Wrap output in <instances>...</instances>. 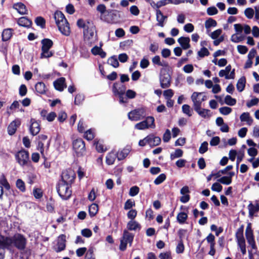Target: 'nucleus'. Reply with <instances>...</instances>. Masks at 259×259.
<instances>
[{
    "instance_id": "1",
    "label": "nucleus",
    "mask_w": 259,
    "mask_h": 259,
    "mask_svg": "<svg viewBox=\"0 0 259 259\" xmlns=\"http://www.w3.org/2000/svg\"><path fill=\"white\" fill-rule=\"evenodd\" d=\"M0 239L5 250L6 248L10 249L12 247L20 250H24L27 242L25 237L20 234H16L12 237H2Z\"/></svg>"
},
{
    "instance_id": "2",
    "label": "nucleus",
    "mask_w": 259,
    "mask_h": 259,
    "mask_svg": "<svg viewBox=\"0 0 259 259\" xmlns=\"http://www.w3.org/2000/svg\"><path fill=\"white\" fill-rule=\"evenodd\" d=\"M54 17L59 31L66 36L69 35L71 32L69 24L63 13L61 11H56Z\"/></svg>"
},
{
    "instance_id": "3",
    "label": "nucleus",
    "mask_w": 259,
    "mask_h": 259,
    "mask_svg": "<svg viewBox=\"0 0 259 259\" xmlns=\"http://www.w3.org/2000/svg\"><path fill=\"white\" fill-rule=\"evenodd\" d=\"M42 45L40 54L41 58H48L53 56L54 53L49 51L50 49L53 46V41L49 38H44L41 40Z\"/></svg>"
},
{
    "instance_id": "4",
    "label": "nucleus",
    "mask_w": 259,
    "mask_h": 259,
    "mask_svg": "<svg viewBox=\"0 0 259 259\" xmlns=\"http://www.w3.org/2000/svg\"><path fill=\"white\" fill-rule=\"evenodd\" d=\"M70 184L59 182L57 188L59 196L64 200L69 199L72 194Z\"/></svg>"
},
{
    "instance_id": "5",
    "label": "nucleus",
    "mask_w": 259,
    "mask_h": 259,
    "mask_svg": "<svg viewBox=\"0 0 259 259\" xmlns=\"http://www.w3.org/2000/svg\"><path fill=\"white\" fill-rule=\"evenodd\" d=\"M134 237V235L133 233L124 230L123 232L122 236L120 239L119 249L122 251L125 250L128 243L131 246Z\"/></svg>"
},
{
    "instance_id": "6",
    "label": "nucleus",
    "mask_w": 259,
    "mask_h": 259,
    "mask_svg": "<svg viewBox=\"0 0 259 259\" xmlns=\"http://www.w3.org/2000/svg\"><path fill=\"white\" fill-rule=\"evenodd\" d=\"M202 94L201 93L194 92L191 96V99L194 104V110L197 113H207L210 111L209 110L202 109L201 101L198 99V96Z\"/></svg>"
},
{
    "instance_id": "7",
    "label": "nucleus",
    "mask_w": 259,
    "mask_h": 259,
    "mask_svg": "<svg viewBox=\"0 0 259 259\" xmlns=\"http://www.w3.org/2000/svg\"><path fill=\"white\" fill-rule=\"evenodd\" d=\"M245 237L248 244L253 250H257V246L255 243L253 230L251 229V224H248L246 227L245 232Z\"/></svg>"
},
{
    "instance_id": "8",
    "label": "nucleus",
    "mask_w": 259,
    "mask_h": 259,
    "mask_svg": "<svg viewBox=\"0 0 259 259\" xmlns=\"http://www.w3.org/2000/svg\"><path fill=\"white\" fill-rule=\"evenodd\" d=\"M120 18L119 12L116 10L108 9L106 14L105 20L103 21L108 23H115Z\"/></svg>"
},
{
    "instance_id": "9",
    "label": "nucleus",
    "mask_w": 259,
    "mask_h": 259,
    "mask_svg": "<svg viewBox=\"0 0 259 259\" xmlns=\"http://www.w3.org/2000/svg\"><path fill=\"white\" fill-rule=\"evenodd\" d=\"M73 148L78 156H82L85 152L84 142L81 139L74 140L72 143Z\"/></svg>"
},
{
    "instance_id": "10",
    "label": "nucleus",
    "mask_w": 259,
    "mask_h": 259,
    "mask_svg": "<svg viewBox=\"0 0 259 259\" xmlns=\"http://www.w3.org/2000/svg\"><path fill=\"white\" fill-rule=\"evenodd\" d=\"M16 158L20 165H26L29 159V153L25 150H21L16 154Z\"/></svg>"
},
{
    "instance_id": "11",
    "label": "nucleus",
    "mask_w": 259,
    "mask_h": 259,
    "mask_svg": "<svg viewBox=\"0 0 259 259\" xmlns=\"http://www.w3.org/2000/svg\"><path fill=\"white\" fill-rule=\"evenodd\" d=\"M75 173L71 169L64 170L62 173L61 182L71 184L75 178Z\"/></svg>"
},
{
    "instance_id": "12",
    "label": "nucleus",
    "mask_w": 259,
    "mask_h": 259,
    "mask_svg": "<svg viewBox=\"0 0 259 259\" xmlns=\"http://www.w3.org/2000/svg\"><path fill=\"white\" fill-rule=\"evenodd\" d=\"M160 87L163 89L168 88L171 84V76L168 72L161 73L159 77Z\"/></svg>"
},
{
    "instance_id": "13",
    "label": "nucleus",
    "mask_w": 259,
    "mask_h": 259,
    "mask_svg": "<svg viewBox=\"0 0 259 259\" xmlns=\"http://www.w3.org/2000/svg\"><path fill=\"white\" fill-rule=\"evenodd\" d=\"M125 85L120 84L117 82H114L112 87V92L114 95H123L125 92Z\"/></svg>"
},
{
    "instance_id": "14",
    "label": "nucleus",
    "mask_w": 259,
    "mask_h": 259,
    "mask_svg": "<svg viewBox=\"0 0 259 259\" xmlns=\"http://www.w3.org/2000/svg\"><path fill=\"white\" fill-rule=\"evenodd\" d=\"M65 78L63 77H60L55 80L53 84L55 89L60 92H62L64 88H66Z\"/></svg>"
},
{
    "instance_id": "15",
    "label": "nucleus",
    "mask_w": 259,
    "mask_h": 259,
    "mask_svg": "<svg viewBox=\"0 0 259 259\" xmlns=\"http://www.w3.org/2000/svg\"><path fill=\"white\" fill-rule=\"evenodd\" d=\"M30 122L31 125L29 127L30 133L32 136H35L38 134L40 131L39 123L34 119H31Z\"/></svg>"
},
{
    "instance_id": "16",
    "label": "nucleus",
    "mask_w": 259,
    "mask_h": 259,
    "mask_svg": "<svg viewBox=\"0 0 259 259\" xmlns=\"http://www.w3.org/2000/svg\"><path fill=\"white\" fill-rule=\"evenodd\" d=\"M66 236L64 235H61L59 236L58 239V242L55 248L56 252H60L63 250L66 246Z\"/></svg>"
},
{
    "instance_id": "17",
    "label": "nucleus",
    "mask_w": 259,
    "mask_h": 259,
    "mask_svg": "<svg viewBox=\"0 0 259 259\" xmlns=\"http://www.w3.org/2000/svg\"><path fill=\"white\" fill-rule=\"evenodd\" d=\"M21 124V121L17 119L11 122L8 127V132L10 135H13L16 131V130Z\"/></svg>"
},
{
    "instance_id": "18",
    "label": "nucleus",
    "mask_w": 259,
    "mask_h": 259,
    "mask_svg": "<svg viewBox=\"0 0 259 259\" xmlns=\"http://www.w3.org/2000/svg\"><path fill=\"white\" fill-rule=\"evenodd\" d=\"M148 144L150 146H156L159 145L161 143V139L159 137H155L153 135H150L147 136Z\"/></svg>"
},
{
    "instance_id": "19",
    "label": "nucleus",
    "mask_w": 259,
    "mask_h": 259,
    "mask_svg": "<svg viewBox=\"0 0 259 259\" xmlns=\"http://www.w3.org/2000/svg\"><path fill=\"white\" fill-rule=\"evenodd\" d=\"M178 41L184 50H187L190 48V39L189 37L181 36L178 39Z\"/></svg>"
},
{
    "instance_id": "20",
    "label": "nucleus",
    "mask_w": 259,
    "mask_h": 259,
    "mask_svg": "<svg viewBox=\"0 0 259 259\" xmlns=\"http://www.w3.org/2000/svg\"><path fill=\"white\" fill-rule=\"evenodd\" d=\"M131 150L130 146H126L121 150H119L116 154V157L119 160H121L125 158L129 154Z\"/></svg>"
},
{
    "instance_id": "21",
    "label": "nucleus",
    "mask_w": 259,
    "mask_h": 259,
    "mask_svg": "<svg viewBox=\"0 0 259 259\" xmlns=\"http://www.w3.org/2000/svg\"><path fill=\"white\" fill-rule=\"evenodd\" d=\"M18 24L22 27L29 28L32 24V21L26 17H22L19 18L17 21Z\"/></svg>"
},
{
    "instance_id": "22",
    "label": "nucleus",
    "mask_w": 259,
    "mask_h": 259,
    "mask_svg": "<svg viewBox=\"0 0 259 259\" xmlns=\"http://www.w3.org/2000/svg\"><path fill=\"white\" fill-rule=\"evenodd\" d=\"M95 30V26H94L93 24H92V26L91 27L87 26L83 30V34L86 36V37H88L89 39H92L94 35V31Z\"/></svg>"
},
{
    "instance_id": "23",
    "label": "nucleus",
    "mask_w": 259,
    "mask_h": 259,
    "mask_svg": "<svg viewBox=\"0 0 259 259\" xmlns=\"http://www.w3.org/2000/svg\"><path fill=\"white\" fill-rule=\"evenodd\" d=\"M156 20L158 21L157 25L162 27L164 26V21L167 19V16H164L159 9L156 10Z\"/></svg>"
},
{
    "instance_id": "24",
    "label": "nucleus",
    "mask_w": 259,
    "mask_h": 259,
    "mask_svg": "<svg viewBox=\"0 0 259 259\" xmlns=\"http://www.w3.org/2000/svg\"><path fill=\"white\" fill-rule=\"evenodd\" d=\"M248 209L249 217L253 218L254 214L259 211V204L257 202L255 204L250 203L248 205Z\"/></svg>"
},
{
    "instance_id": "25",
    "label": "nucleus",
    "mask_w": 259,
    "mask_h": 259,
    "mask_svg": "<svg viewBox=\"0 0 259 259\" xmlns=\"http://www.w3.org/2000/svg\"><path fill=\"white\" fill-rule=\"evenodd\" d=\"M13 29L12 28L5 29L2 34V39L3 41H7L11 39L13 35Z\"/></svg>"
},
{
    "instance_id": "26",
    "label": "nucleus",
    "mask_w": 259,
    "mask_h": 259,
    "mask_svg": "<svg viewBox=\"0 0 259 259\" xmlns=\"http://www.w3.org/2000/svg\"><path fill=\"white\" fill-rule=\"evenodd\" d=\"M35 89L39 94H45L48 90L45 84L43 82H38L35 85Z\"/></svg>"
},
{
    "instance_id": "27",
    "label": "nucleus",
    "mask_w": 259,
    "mask_h": 259,
    "mask_svg": "<svg viewBox=\"0 0 259 259\" xmlns=\"http://www.w3.org/2000/svg\"><path fill=\"white\" fill-rule=\"evenodd\" d=\"M13 8L17 11V12L21 14L24 15L27 14V10L24 4L22 3H18L13 5Z\"/></svg>"
},
{
    "instance_id": "28",
    "label": "nucleus",
    "mask_w": 259,
    "mask_h": 259,
    "mask_svg": "<svg viewBox=\"0 0 259 259\" xmlns=\"http://www.w3.org/2000/svg\"><path fill=\"white\" fill-rule=\"evenodd\" d=\"M97 11L100 13V18L101 20H105L106 14H107V10L106 7L104 4H99L97 7Z\"/></svg>"
},
{
    "instance_id": "29",
    "label": "nucleus",
    "mask_w": 259,
    "mask_h": 259,
    "mask_svg": "<svg viewBox=\"0 0 259 259\" xmlns=\"http://www.w3.org/2000/svg\"><path fill=\"white\" fill-rule=\"evenodd\" d=\"M246 78L244 76L240 77L237 83L236 88L238 92H242L245 87Z\"/></svg>"
},
{
    "instance_id": "30",
    "label": "nucleus",
    "mask_w": 259,
    "mask_h": 259,
    "mask_svg": "<svg viewBox=\"0 0 259 259\" xmlns=\"http://www.w3.org/2000/svg\"><path fill=\"white\" fill-rule=\"evenodd\" d=\"M140 225L137 222L134 220H131L127 224V228L130 231H135L137 229H140Z\"/></svg>"
},
{
    "instance_id": "31",
    "label": "nucleus",
    "mask_w": 259,
    "mask_h": 259,
    "mask_svg": "<svg viewBox=\"0 0 259 259\" xmlns=\"http://www.w3.org/2000/svg\"><path fill=\"white\" fill-rule=\"evenodd\" d=\"M107 63L114 68H117L119 66V64L117 58L115 55L110 57L107 61Z\"/></svg>"
},
{
    "instance_id": "32",
    "label": "nucleus",
    "mask_w": 259,
    "mask_h": 259,
    "mask_svg": "<svg viewBox=\"0 0 259 259\" xmlns=\"http://www.w3.org/2000/svg\"><path fill=\"white\" fill-rule=\"evenodd\" d=\"M34 22L37 26L40 27L41 28H46V20L41 16H38L35 18Z\"/></svg>"
},
{
    "instance_id": "33",
    "label": "nucleus",
    "mask_w": 259,
    "mask_h": 259,
    "mask_svg": "<svg viewBox=\"0 0 259 259\" xmlns=\"http://www.w3.org/2000/svg\"><path fill=\"white\" fill-rule=\"evenodd\" d=\"M235 236L237 240V242L245 241L243 236V227H240L239 229H238L236 233Z\"/></svg>"
},
{
    "instance_id": "34",
    "label": "nucleus",
    "mask_w": 259,
    "mask_h": 259,
    "mask_svg": "<svg viewBox=\"0 0 259 259\" xmlns=\"http://www.w3.org/2000/svg\"><path fill=\"white\" fill-rule=\"evenodd\" d=\"M217 25V21L211 18H208L205 22V27L207 29L212 27H215Z\"/></svg>"
},
{
    "instance_id": "35",
    "label": "nucleus",
    "mask_w": 259,
    "mask_h": 259,
    "mask_svg": "<svg viewBox=\"0 0 259 259\" xmlns=\"http://www.w3.org/2000/svg\"><path fill=\"white\" fill-rule=\"evenodd\" d=\"M183 151L180 149H177L174 152L170 154V158L171 160L180 158L183 156Z\"/></svg>"
},
{
    "instance_id": "36",
    "label": "nucleus",
    "mask_w": 259,
    "mask_h": 259,
    "mask_svg": "<svg viewBox=\"0 0 259 259\" xmlns=\"http://www.w3.org/2000/svg\"><path fill=\"white\" fill-rule=\"evenodd\" d=\"M98 211V206L95 203L91 204L89 208V214L91 217L95 216Z\"/></svg>"
},
{
    "instance_id": "37",
    "label": "nucleus",
    "mask_w": 259,
    "mask_h": 259,
    "mask_svg": "<svg viewBox=\"0 0 259 259\" xmlns=\"http://www.w3.org/2000/svg\"><path fill=\"white\" fill-rule=\"evenodd\" d=\"M187 218L188 215L187 213L184 212H181L178 213L177 217V221L180 224H184L187 220Z\"/></svg>"
},
{
    "instance_id": "38",
    "label": "nucleus",
    "mask_w": 259,
    "mask_h": 259,
    "mask_svg": "<svg viewBox=\"0 0 259 259\" xmlns=\"http://www.w3.org/2000/svg\"><path fill=\"white\" fill-rule=\"evenodd\" d=\"M95 145H96V148L97 150L99 152H103L106 151V148L105 147L103 142L101 141H95Z\"/></svg>"
},
{
    "instance_id": "39",
    "label": "nucleus",
    "mask_w": 259,
    "mask_h": 259,
    "mask_svg": "<svg viewBox=\"0 0 259 259\" xmlns=\"http://www.w3.org/2000/svg\"><path fill=\"white\" fill-rule=\"evenodd\" d=\"M152 61L154 64L160 66H167L168 65L167 63L164 62L163 63H162L160 61V58L158 55L154 56L152 58Z\"/></svg>"
},
{
    "instance_id": "40",
    "label": "nucleus",
    "mask_w": 259,
    "mask_h": 259,
    "mask_svg": "<svg viewBox=\"0 0 259 259\" xmlns=\"http://www.w3.org/2000/svg\"><path fill=\"white\" fill-rule=\"evenodd\" d=\"M240 119L241 121H245L249 125H251L253 122V119L250 117L249 114H241Z\"/></svg>"
},
{
    "instance_id": "41",
    "label": "nucleus",
    "mask_w": 259,
    "mask_h": 259,
    "mask_svg": "<svg viewBox=\"0 0 259 259\" xmlns=\"http://www.w3.org/2000/svg\"><path fill=\"white\" fill-rule=\"evenodd\" d=\"M0 184L4 186L7 190L10 189V185L4 175L0 177Z\"/></svg>"
},
{
    "instance_id": "42",
    "label": "nucleus",
    "mask_w": 259,
    "mask_h": 259,
    "mask_svg": "<svg viewBox=\"0 0 259 259\" xmlns=\"http://www.w3.org/2000/svg\"><path fill=\"white\" fill-rule=\"evenodd\" d=\"M95 137V133L93 130L90 129L87 131L84 134V138L87 140H93Z\"/></svg>"
},
{
    "instance_id": "43",
    "label": "nucleus",
    "mask_w": 259,
    "mask_h": 259,
    "mask_svg": "<svg viewBox=\"0 0 259 259\" xmlns=\"http://www.w3.org/2000/svg\"><path fill=\"white\" fill-rule=\"evenodd\" d=\"M225 103L229 106H233L236 104V100L230 95H227L225 98Z\"/></svg>"
},
{
    "instance_id": "44",
    "label": "nucleus",
    "mask_w": 259,
    "mask_h": 259,
    "mask_svg": "<svg viewBox=\"0 0 259 259\" xmlns=\"http://www.w3.org/2000/svg\"><path fill=\"white\" fill-rule=\"evenodd\" d=\"M116 155L113 153H109L106 156V163L108 165L113 164L115 160Z\"/></svg>"
},
{
    "instance_id": "45",
    "label": "nucleus",
    "mask_w": 259,
    "mask_h": 259,
    "mask_svg": "<svg viewBox=\"0 0 259 259\" xmlns=\"http://www.w3.org/2000/svg\"><path fill=\"white\" fill-rule=\"evenodd\" d=\"M210 54L208 49L205 47H202L200 50L198 52V55L200 58H203L205 56H208Z\"/></svg>"
},
{
    "instance_id": "46",
    "label": "nucleus",
    "mask_w": 259,
    "mask_h": 259,
    "mask_svg": "<svg viewBox=\"0 0 259 259\" xmlns=\"http://www.w3.org/2000/svg\"><path fill=\"white\" fill-rule=\"evenodd\" d=\"M237 161H236V165L238 168L239 164L244 158V151L243 150H240L237 153Z\"/></svg>"
},
{
    "instance_id": "47",
    "label": "nucleus",
    "mask_w": 259,
    "mask_h": 259,
    "mask_svg": "<svg viewBox=\"0 0 259 259\" xmlns=\"http://www.w3.org/2000/svg\"><path fill=\"white\" fill-rule=\"evenodd\" d=\"M16 184L17 188L21 191L24 192L25 191V183L21 179L17 180Z\"/></svg>"
},
{
    "instance_id": "48",
    "label": "nucleus",
    "mask_w": 259,
    "mask_h": 259,
    "mask_svg": "<svg viewBox=\"0 0 259 259\" xmlns=\"http://www.w3.org/2000/svg\"><path fill=\"white\" fill-rule=\"evenodd\" d=\"M84 97L83 94H78L75 97L74 103L76 105H79L83 101Z\"/></svg>"
},
{
    "instance_id": "49",
    "label": "nucleus",
    "mask_w": 259,
    "mask_h": 259,
    "mask_svg": "<svg viewBox=\"0 0 259 259\" xmlns=\"http://www.w3.org/2000/svg\"><path fill=\"white\" fill-rule=\"evenodd\" d=\"M146 124H147L148 128L152 127L154 128L155 127L154 124V118L152 116H149L147 117L146 120H145Z\"/></svg>"
},
{
    "instance_id": "50",
    "label": "nucleus",
    "mask_w": 259,
    "mask_h": 259,
    "mask_svg": "<svg viewBox=\"0 0 259 259\" xmlns=\"http://www.w3.org/2000/svg\"><path fill=\"white\" fill-rule=\"evenodd\" d=\"M218 182L220 183L225 184V185H229L232 182V180L230 177H228L227 176L223 177L218 180Z\"/></svg>"
},
{
    "instance_id": "51",
    "label": "nucleus",
    "mask_w": 259,
    "mask_h": 259,
    "mask_svg": "<svg viewBox=\"0 0 259 259\" xmlns=\"http://www.w3.org/2000/svg\"><path fill=\"white\" fill-rule=\"evenodd\" d=\"M135 205V202L134 201L131 199H128L124 204V209L125 210L130 209L133 206Z\"/></svg>"
},
{
    "instance_id": "52",
    "label": "nucleus",
    "mask_w": 259,
    "mask_h": 259,
    "mask_svg": "<svg viewBox=\"0 0 259 259\" xmlns=\"http://www.w3.org/2000/svg\"><path fill=\"white\" fill-rule=\"evenodd\" d=\"M244 14L247 18L251 19L254 15V11L251 8H246L244 11Z\"/></svg>"
},
{
    "instance_id": "53",
    "label": "nucleus",
    "mask_w": 259,
    "mask_h": 259,
    "mask_svg": "<svg viewBox=\"0 0 259 259\" xmlns=\"http://www.w3.org/2000/svg\"><path fill=\"white\" fill-rule=\"evenodd\" d=\"M166 179V176L164 174H160L154 180V183L155 185H159L162 183Z\"/></svg>"
},
{
    "instance_id": "54",
    "label": "nucleus",
    "mask_w": 259,
    "mask_h": 259,
    "mask_svg": "<svg viewBox=\"0 0 259 259\" xmlns=\"http://www.w3.org/2000/svg\"><path fill=\"white\" fill-rule=\"evenodd\" d=\"M237 245L240 248L242 254H245L246 253L245 241L238 242Z\"/></svg>"
},
{
    "instance_id": "55",
    "label": "nucleus",
    "mask_w": 259,
    "mask_h": 259,
    "mask_svg": "<svg viewBox=\"0 0 259 259\" xmlns=\"http://www.w3.org/2000/svg\"><path fill=\"white\" fill-rule=\"evenodd\" d=\"M27 92V89L25 84H22L20 85L19 89V94L20 96H25Z\"/></svg>"
},
{
    "instance_id": "56",
    "label": "nucleus",
    "mask_w": 259,
    "mask_h": 259,
    "mask_svg": "<svg viewBox=\"0 0 259 259\" xmlns=\"http://www.w3.org/2000/svg\"><path fill=\"white\" fill-rule=\"evenodd\" d=\"M208 150V143L207 142H203L199 149V152L201 154H203L205 152H206Z\"/></svg>"
},
{
    "instance_id": "57",
    "label": "nucleus",
    "mask_w": 259,
    "mask_h": 259,
    "mask_svg": "<svg viewBox=\"0 0 259 259\" xmlns=\"http://www.w3.org/2000/svg\"><path fill=\"white\" fill-rule=\"evenodd\" d=\"M218 13V10L214 6L210 7L207 9V14L209 16L216 15Z\"/></svg>"
},
{
    "instance_id": "58",
    "label": "nucleus",
    "mask_w": 259,
    "mask_h": 259,
    "mask_svg": "<svg viewBox=\"0 0 259 259\" xmlns=\"http://www.w3.org/2000/svg\"><path fill=\"white\" fill-rule=\"evenodd\" d=\"M146 112V109L145 107H141L137 109H135L134 110L131 111L128 113L143 114L145 113Z\"/></svg>"
},
{
    "instance_id": "59",
    "label": "nucleus",
    "mask_w": 259,
    "mask_h": 259,
    "mask_svg": "<svg viewBox=\"0 0 259 259\" xmlns=\"http://www.w3.org/2000/svg\"><path fill=\"white\" fill-rule=\"evenodd\" d=\"M139 192V188L137 186H133L130 188L129 195L131 196L137 195Z\"/></svg>"
},
{
    "instance_id": "60",
    "label": "nucleus",
    "mask_w": 259,
    "mask_h": 259,
    "mask_svg": "<svg viewBox=\"0 0 259 259\" xmlns=\"http://www.w3.org/2000/svg\"><path fill=\"white\" fill-rule=\"evenodd\" d=\"M33 195L36 199H39L42 196V192L40 189L36 188L33 191Z\"/></svg>"
},
{
    "instance_id": "61",
    "label": "nucleus",
    "mask_w": 259,
    "mask_h": 259,
    "mask_svg": "<svg viewBox=\"0 0 259 259\" xmlns=\"http://www.w3.org/2000/svg\"><path fill=\"white\" fill-rule=\"evenodd\" d=\"M222 30L221 29H218L212 32L210 34V37L213 39H215L219 37L221 34Z\"/></svg>"
},
{
    "instance_id": "62",
    "label": "nucleus",
    "mask_w": 259,
    "mask_h": 259,
    "mask_svg": "<svg viewBox=\"0 0 259 259\" xmlns=\"http://www.w3.org/2000/svg\"><path fill=\"white\" fill-rule=\"evenodd\" d=\"M137 214V211L135 209H131L127 213V218L131 220H134V219L136 217Z\"/></svg>"
},
{
    "instance_id": "63",
    "label": "nucleus",
    "mask_w": 259,
    "mask_h": 259,
    "mask_svg": "<svg viewBox=\"0 0 259 259\" xmlns=\"http://www.w3.org/2000/svg\"><path fill=\"white\" fill-rule=\"evenodd\" d=\"M223 187L219 183H214L211 186V190L214 191L218 192H221L222 190Z\"/></svg>"
},
{
    "instance_id": "64",
    "label": "nucleus",
    "mask_w": 259,
    "mask_h": 259,
    "mask_svg": "<svg viewBox=\"0 0 259 259\" xmlns=\"http://www.w3.org/2000/svg\"><path fill=\"white\" fill-rule=\"evenodd\" d=\"M159 257L160 259H171V254L169 252L161 253Z\"/></svg>"
}]
</instances>
